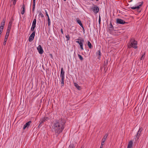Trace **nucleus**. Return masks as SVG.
I'll return each instance as SVG.
<instances>
[{"instance_id": "nucleus-1", "label": "nucleus", "mask_w": 148, "mask_h": 148, "mask_svg": "<svg viewBox=\"0 0 148 148\" xmlns=\"http://www.w3.org/2000/svg\"><path fill=\"white\" fill-rule=\"evenodd\" d=\"M66 123L65 120L61 118L59 119L56 120L53 124V127L55 129L57 128V130H64Z\"/></svg>"}, {"instance_id": "nucleus-2", "label": "nucleus", "mask_w": 148, "mask_h": 148, "mask_svg": "<svg viewBox=\"0 0 148 148\" xmlns=\"http://www.w3.org/2000/svg\"><path fill=\"white\" fill-rule=\"evenodd\" d=\"M129 45H128V48H131L133 47L135 49L137 48V42L134 39L131 38L130 39Z\"/></svg>"}, {"instance_id": "nucleus-3", "label": "nucleus", "mask_w": 148, "mask_h": 148, "mask_svg": "<svg viewBox=\"0 0 148 148\" xmlns=\"http://www.w3.org/2000/svg\"><path fill=\"white\" fill-rule=\"evenodd\" d=\"M76 40H77L78 41H77L75 42L79 44L80 45V49L82 50H83L84 49L83 47V43L84 42V39L83 38H81V39H79L78 38Z\"/></svg>"}, {"instance_id": "nucleus-4", "label": "nucleus", "mask_w": 148, "mask_h": 148, "mask_svg": "<svg viewBox=\"0 0 148 148\" xmlns=\"http://www.w3.org/2000/svg\"><path fill=\"white\" fill-rule=\"evenodd\" d=\"M49 119V117L48 116H45L44 117L42 118L40 121L39 125H40L41 124L43 123L46 121H48Z\"/></svg>"}, {"instance_id": "nucleus-5", "label": "nucleus", "mask_w": 148, "mask_h": 148, "mask_svg": "<svg viewBox=\"0 0 148 148\" xmlns=\"http://www.w3.org/2000/svg\"><path fill=\"white\" fill-rule=\"evenodd\" d=\"M116 23L117 24H121L123 25L125 23H128V22H125L123 20L120 18H117L116 19Z\"/></svg>"}, {"instance_id": "nucleus-6", "label": "nucleus", "mask_w": 148, "mask_h": 148, "mask_svg": "<svg viewBox=\"0 0 148 148\" xmlns=\"http://www.w3.org/2000/svg\"><path fill=\"white\" fill-rule=\"evenodd\" d=\"M36 31L33 32L32 34L30 35L29 38V42H31L33 40L35 36Z\"/></svg>"}, {"instance_id": "nucleus-7", "label": "nucleus", "mask_w": 148, "mask_h": 148, "mask_svg": "<svg viewBox=\"0 0 148 148\" xmlns=\"http://www.w3.org/2000/svg\"><path fill=\"white\" fill-rule=\"evenodd\" d=\"M37 49L39 53L40 54H42L44 52L42 48L40 45H39L38 47H37Z\"/></svg>"}, {"instance_id": "nucleus-8", "label": "nucleus", "mask_w": 148, "mask_h": 148, "mask_svg": "<svg viewBox=\"0 0 148 148\" xmlns=\"http://www.w3.org/2000/svg\"><path fill=\"white\" fill-rule=\"evenodd\" d=\"M92 11L95 13L97 14L99 12V8L97 5H94V6L92 10Z\"/></svg>"}, {"instance_id": "nucleus-9", "label": "nucleus", "mask_w": 148, "mask_h": 148, "mask_svg": "<svg viewBox=\"0 0 148 148\" xmlns=\"http://www.w3.org/2000/svg\"><path fill=\"white\" fill-rule=\"evenodd\" d=\"M6 19L5 18H4L2 22L1 23V25L0 26V30H2L3 31V30L4 28V27L5 25V22Z\"/></svg>"}, {"instance_id": "nucleus-10", "label": "nucleus", "mask_w": 148, "mask_h": 148, "mask_svg": "<svg viewBox=\"0 0 148 148\" xmlns=\"http://www.w3.org/2000/svg\"><path fill=\"white\" fill-rule=\"evenodd\" d=\"M32 121H29L26 123L23 126V130H25L26 128L28 129Z\"/></svg>"}, {"instance_id": "nucleus-11", "label": "nucleus", "mask_w": 148, "mask_h": 148, "mask_svg": "<svg viewBox=\"0 0 148 148\" xmlns=\"http://www.w3.org/2000/svg\"><path fill=\"white\" fill-rule=\"evenodd\" d=\"M25 11V6L24 4V1H23V5H22V7L21 9V12L22 14H23Z\"/></svg>"}, {"instance_id": "nucleus-12", "label": "nucleus", "mask_w": 148, "mask_h": 148, "mask_svg": "<svg viewBox=\"0 0 148 148\" xmlns=\"http://www.w3.org/2000/svg\"><path fill=\"white\" fill-rule=\"evenodd\" d=\"M143 3V2H142L140 4H139L137 6L135 7H131L130 8L132 10H135L136 9H139L140 7L142 6V4Z\"/></svg>"}, {"instance_id": "nucleus-13", "label": "nucleus", "mask_w": 148, "mask_h": 148, "mask_svg": "<svg viewBox=\"0 0 148 148\" xmlns=\"http://www.w3.org/2000/svg\"><path fill=\"white\" fill-rule=\"evenodd\" d=\"M109 30L110 32H112L114 29V27L112 25L111 21H110V24L109 27Z\"/></svg>"}, {"instance_id": "nucleus-14", "label": "nucleus", "mask_w": 148, "mask_h": 148, "mask_svg": "<svg viewBox=\"0 0 148 148\" xmlns=\"http://www.w3.org/2000/svg\"><path fill=\"white\" fill-rule=\"evenodd\" d=\"M101 55V53L100 49L96 52V55L97 56H98L97 58L99 60H100Z\"/></svg>"}, {"instance_id": "nucleus-15", "label": "nucleus", "mask_w": 148, "mask_h": 148, "mask_svg": "<svg viewBox=\"0 0 148 148\" xmlns=\"http://www.w3.org/2000/svg\"><path fill=\"white\" fill-rule=\"evenodd\" d=\"M63 130H52V132H55V135L58 136L60 133L62 132Z\"/></svg>"}, {"instance_id": "nucleus-16", "label": "nucleus", "mask_w": 148, "mask_h": 148, "mask_svg": "<svg viewBox=\"0 0 148 148\" xmlns=\"http://www.w3.org/2000/svg\"><path fill=\"white\" fill-rule=\"evenodd\" d=\"M9 34H8V33H6V35L5 36V38L4 39V41L3 43V44L4 45H5L6 44V42L7 40V39L8 37Z\"/></svg>"}, {"instance_id": "nucleus-17", "label": "nucleus", "mask_w": 148, "mask_h": 148, "mask_svg": "<svg viewBox=\"0 0 148 148\" xmlns=\"http://www.w3.org/2000/svg\"><path fill=\"white\" fill-rule=\"evenodd\" d=\"M64 71L63 70V68L62 67L61 69L60 75L61 77H64Z\"/></svg>"}, {"instance_id": "nucleus-18", "label": "nucleus", "mask_w": 148, "mask_h": 148, "mask_svg": "<svg viewBox=\"0 0 148 148\" xmlns=\"http://www.w3.org/2000/svg\"><path fill=\"white\" fill-rule=\"evenodd\" d=\"M33 4L32 5V11L33 12H34L35 11V3H36V0H33Z\"/></svg>"}, {"instance_id": "nucleus-19", "label": "nucleus", "mask_w": 148, "mask_h": 148, "mask_svg": "<svg viewBox=\"0 0 148 148\" xmlns=\"http://www.w3.org/2000/svg\"><path fill=\"white\" fill-rule=\"evenodd\" d=\"M133 141L132 140L130 141L128 145L127 148H132L133 145Z\"/></svg>"}, {"instance_id": "nucleus-20", "label": "nucleus", "mask_w": 148, "mask_h": 148, "mask_svg": "<svg viewBox=\"0 0 148 148\" xmlns=\"http://www.w3.org/2000/svg\"><path fill=\"white\" fill-rule=\"evenodd\" d=\"M74 85L78 90H80L81 89V86H79L77 83H75Z\"/></svg>"}, {"instance_id": "nucleus-21", "label": "nucleus", "mask_w": 148, "mask_h": 148, "mask_svg": "<svg viewBox=\"0 0 148 148\" xmlns=\"http://www.w3.org/2000/svg\"><path fill=\"white\" fill-rule=\"evenodd\" d=\"M108 59L104 60V61L103 66H105V68L107 66L108 64Z\"/></svg>"}, {"instance_id": "nucleus-22", "label": "nucleus", "mask_w": 148, "mask_h": 148, "mask_svg": "<svg viewBox=\"0 0 148 148\" xmlns=\"http://www.w3.org/2000/svg\"><path fill=\"white\" fill-rule=\"evenodd\" d=\"M76 20L77 23H78L80 26L82 25V22L79 18H77L76 19Z\"/></svg>"}, {"instance_id": "nucleus-23", "label": "nucleus", "mask_w": 148, "mask_h": 148, "mask_svg": "<svg viewBox=\"0 0 148 148\" xmlns=\"http://www.w3.org/2000/svg\"><path fill=\"white\" fill-rule=\"evenodd\" d=\"M61 86H63L64 85V77H61Z\"/></svg>"}, {"instance_id": "nucleus-24", "label": "nucleus", "mask_w": 148, "mask_h": 148, "mask_svg": "<svg viewBox=\"0 0 148 148\" xmlns=\"http://www.w3.org/2000/svg\"><path fill=\"white\" fill-rule=\"evenodd\" d=\"M11 27L10 26H8L7 29V30L6 33L8 34H9L10 32L11 29Z\"/></svg>"}, {"instance_id": "nucleus-25", "label": "nucleus", "mask_w": 148, "mask_h": 148, "mask_svg": "<svg viewBox=\"0 0 148 148\" xmlns=\"http://www.w3.org/2000/svg\"><path fill=\"white\" fill-rule=\"evenodd\" d=\"M108 136V133L106 134L104 136L103 138H102V140H104V141H105L106 139L107 136Z\"/></svg>"}, {"instance_id": "nucleus-26", "label": "nucleus", "mask_w": 148, "mask_h": 148, "mask_svg": "<svg viewBox=\"0 0 148 148\" xmlns=\"http://www.w3.org/2000/svg\"><path fill=\"white\" fill-rule=\"evenodd\" d=\"M142 130H138L136 135V137H137V139H139V136H140Z\"/></svg>"}, {"instance_id": "nucleus-27", "label": "nucleus", "mask_w": 148, "mask_h": 148, "mask_svg": "<svg viewBox=\"0 0 148 148\" xmlns=\"http://www.w3.org/2000/svg\"><path fill=\"white\" fill-rule=\"evenodd\" d=\"M88 45L90 49H91L92 47L91 43L89 41H88Z\"/></svg>"}, {"instance_id": "nucleus-28", "label": "nucleus", "mask_w": 148, "mask_h": 148, "mask_svg": "<svg viewBox=\"0 0 148 148\" xmlns=\"http://www.w3.org/2000/svg\"><path fill=\"white\" fill-rule=\"evenodd\" d=\"M36 27V25H32L31 29V30L33 32L36 31L35 30V28Z\"/></svg>"}, {"instance_id": "nucleus-29", "label": "nucleus", "mask_w": 148, "mask_h": 148, "mask_svg": "<svg viewBox=\"0 0 148 148\" xmlns=\"http://www.w3.org/2000/svg\"><path fill=\"white\" fill-rule=\"evenodd\" d=\"M74 145L73 143L70 144L68 148H75Z\"/></svg>"}, {"instance_id": "nucleus-30", "label": "nucleus", "mask_w": 148, "mask_h": 148, "mask_svg": "<svg viewBox=\"0 0 148 148\" xmlns=\"http://www.w3.org/2000/svg\"><path fill=\"white\" fill-rule=\"evenodd\" d=\"M78 56L80 60L81 61H82L84 59L83 57L81 55L79 54L78 55Z\"/></svg>"}, {"instance_id": "nucleus-31", "label": "nucleus", "mask_w": 148, "mask_h": 148, "mask_svg": "<svg viewBox=\"0 0 148 148\" xmlns=\"http://www.w3.org/2000/svg\"><path fill=\"white\" fill-rule=\"evenodd\" d=\"M36 17H35V18L34 20L33 21V22H32V25H36Z\"/></svg>"}, {"instance_id": "nucleus-32", "label": "nucleus", "mask_w": 148, "mask_h": 148, "mask_svg": "<svg viewBox=\"0 0 148 148\" xmlns=\"http://www.w3.org/2000/svg\"><path fill=\"white\" fill-rule=\"evenodd\" d=\"M145 56V52H144V53L141 56V57L140 58V60H142L143 59Z\"/></svg>"}, {"instance_id": "nucleus-33", "label": "nucleus", "mask_w": 148, "mask_h": 148, "mask_svg": "<svg viewBox=\"0 0 148 148\" xmlns=\"http://www.w3.org/2000/svg\"><path fill=\"white\" fill-rule=\"evenodd\" d=\"M47 21H48V26H50L51 25V21L50 19H49V17H48L47 18Z\"/></svg>"}, {"instance_id": "nucleus-34", "label": "nucleus", "mask_w": 148, "mask_h": 148, "mask_svg": "<svg viewBox=\"0 0 148 148\" xmlns=\"http://www.w3.org/2000/svg\"><path fill=\"white\" fill-rule=\"evenodd\" d=\"M66 37L67 39V40L68 41L70 40V37L68 34L66 36Z\"/></svg>"}, {"instance_id": "nucleus-35", "label": "nucleus", "mask_w": 148, "mask_h": 148, "mask_svg": "<svg viewBox=\"0 0 148 148\" xmlns=\"http://www.w3.org/2000/svg\"><path fill=\"white\" fill-rule=\"evenodd\" d=\"M39 15L42 18L44 16L43 14L41 12L39 13Z\"/></svg>"}, {"instance_id": "nucleus-36", "label": "nucleus", "mask_w": 148, "mask_h": 148, "mask_svg": "<svg viewBox=\"0 0 148 148\" xmlns=\"http://www.w3.org/2000/svg\"><path fill=\"white\" fill-rule=\"evenodd\" d=\"M101 16L100 15H99V25H100V24L101 23Z\"/></svg>"}, {"instance_id": "nucleus-37", "label": "nucleus", "mask_w": 148, "mask_h": 148, "mask_svg": "<svg viewBox=\"0 0 148 148\" xmlns=\"http://www.w3.org/2000/svg\"><path fill=\"white\" fill-rule=\"evenodd\" d=\"M12 23L11 22H9V24H8V26H12Z\"/></svg>"}, {"instance_id": "nucleus-38", "label": "nucleus", "mask_w": 148, "mask_h": 148, "mask_svg": "<svg viewBox=\"0 0 148 148\" xmlns=\"http://www.w3.org/2000/svg\"><path fill=\"white\" fill-rule=\"evenodd\" d=\"M14 21V19H13V17H12L10 19V21L9 22H11L12 23Z\"/></svg>"}, {"instance_id": "nucleus-39", "label": "nucleus", "mask_w": 148, "mask_h": 148, "mask_svg": "<svg viewBox=\"0 0 148 148\" xmlns=\"http://www.w3.org/2000/svg\"><path fill=\"white\" fill-rule=\"evenodd\" d=\"M82 28V30L83 31V32H84V33L85 32V29H84V28L83 25H81V26H80Z\"/></svg>"}, {"instance_id": "nucleus-40", "label": "nucleus", "mask_w": 148, "mask_h": 148, "mask_svg": "<svg viewBox=\"0 0 148 148\" xmlns=\"http://www.w3.org/2000/svg\"><path fill=\"white\" fill-rule=\"evenodd\" d=\"M105 141H104V140H102L101 142V145H104V144H105Z\"/></svg>"}, {"instance_id": "nucleus-41", "label": "nucleus", "mask_w": 148, "mask_h": 148, "mask_svg": "<svg viewBox=\"0 0 148 148\" xmlns=\"http://www.w3.org/2000/svg\"><path fill=\"white\" fill-rule=\"evenodd\" d=\"M45 14H46V15L47 16V18H48V17H49V15L47 13V11L46 10H45Z\"/></svg>"}, {"instance_id": "nucleus-42", "label": "nucleus", "mask_w": 148, "mask_h": 148, "mask_svg": "<svg viewBox=\"0 0 148 148\" xmlns=\"http://www.w3.org/2000/svg\"><path fill=\"white\" fill-rule=\"evenodd\" d=\"M60 31H61V32L62 34H64V33H63V29L62 28H61V29Z\"/></svg>"}, {"instance_id": "nucleus-43", "label": "nucleus", "mask_w": 148, "mask_h": 148, "mask_svg": "<svg viewBox=\"0 0 148 148\" xmlns=\"http://www.w3.org/2000/svg\"><path fill=\"white\" fill-rule=\"evenodd\" d=\"M16 1H15L14 0L13 4L14 5H15V4H16Z\"/></svg>"}, {"instance_id": "nucleus-44", "label": "nucleus", "mask_w": 148, "mask_h": 148, "mask_svg": "<svg viewBox=\"0 0 148 148\" xmlns=\"http://www.w3.org/2000/svg\"><path fill=\"white\" fill-rule=\"evenodd\" d=\"M50 56H51V58H53V56L51 54H50Z\"/></svg>"}, {"instance_id": "nucleus-45", "label": "nucleus", "mask_w": 148, "mask_h": 148, "mask_svg": "<svg viewBox=\"0 0 148 148\" xmlns=\"http://www.w3.org/2000/svg\"><path fill=\"white\" fill-rule=\"evenodd\" d=\"M100 147H101V148H103V145H101Z\"/></svg>"}, {"instance_id": "nucleus-46", "label": "nucleus", "mask_w": 148, "mask_h": 148, "mask_svg": "<svg viewBox=\"0 0 148 148\" xmlns=\"http://www.w3.org/2000/svg\"><path fill=\"white\" fill-rule=\"evenodd\" d=\"M52 1L53 2H54V0H52Z\"/></svg>"}, {"instance_id": "nucleus-47", "label": "nucleus", "mask_w": 148, "mask_h": 148, "mask_svg": "<svg viewBox=\"0 0 148 148\" xmlns=\"http://www.w3.org/2000/svg\"><path fill=\"white\" fill-rule=\"evenodd\" d=\"M140 129H141V128H139V130H141Z\"/></svg>"}, {"instance_id": "nucleus-48", "label": "nucleus", "mask_w": 148, "mask_h": 148, "mask_svg": "<svg viewBox=\"0 0 148 148\" xmlns=\"http://www.w3.org/2000/svg\"><path fill=\"white\" fill-rule=\"evenodd\" d=\"M64 1H66V0H63Z\"/></svg>"}, {"instance_id": "nucleus-49", "label": "nucleus", "mask_w": 148, "mask_h": 148, "mask_svg": "<svg viewBox=\"0 0 148 148\" xmlns=\"http://www.w3.org/2000/svg\"><path fill=\"white\" fill-rule=\"evenodd\" d=\"M99 148H101V147H100Z\"/></svg>"}, {"instance_id": "nucleus-50", "label": "nucleus", "mask_w": 148, "mask_h": 148, "mask_svg": "<svg viewBox=\"0 0 148 148\" xmlns=\"http://www.w3.org/2000/svg\"><path fill=\"white\" fill-rule=\"evenodd\" d=\"M99 0H98V1Z\"/></svg>"}, {"instance_id": "nucleus-51", "label": "nucleus", "mask_w": 148, "mask_h": 148, "mask_svg": "<svg viewBox=\"0 0 148 148\" xmlns=\"http://www.w3.org/2000/svg\"><path fill=\"white\" fill-rule=\"evenodd\" d=\"M106 1H107V0H106Z\"/></svg>"}]
</instances>
